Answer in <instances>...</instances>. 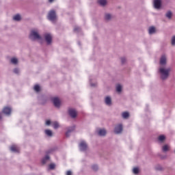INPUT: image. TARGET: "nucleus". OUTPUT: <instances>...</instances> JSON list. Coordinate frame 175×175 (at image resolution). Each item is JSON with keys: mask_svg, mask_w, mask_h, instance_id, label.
<instances>
[{"mask_svg": "<svg viewBox=\"0 0 175 175\" xmlns=\"http://www.w3.org/2000/svg\"><path fill=\"white\" fill-rule=\"evenodd\" d=\"M98 3H100V5L101 6H106V5L107 3V1H106V0H99Z\"/></svg>", "mask_w": 175, "mask_h": 175, "instance_id": "23", "label": "nucleus"}, {"mask_svg": "<svg viewBox=\"0 0 175 175\" xmlns=\"http://www.w3.org/2000/svg\"><path fill=\"white\" fill-rule=\"evenodd\" d=\"M133 173H134V174H139V167H134Z\"/></svg>", "mask_w": 175, "mask_h": 175, "instance_id": "31", "label": "nucleus"}, {"mask_svg": "<svg viewBox=\"0 0 175 175\" xmlns=\"http://www.w3.org/2000/svg\"><path fill=\"white\" fill-rule=\"evenodd\" d=\"M68 114L71 118H76L77 117V112H76V109H68Z\"/></svg>", "mask_w": 175, "mask_h": 175, "instance_id": "6", "label": "nucleus"}, {"mask_svg": "<svg viewBox=\"0 0 175 175\" xmlns=\"http://www.w3.org/2000/svg\"><path fill=\"white\" fill-rule=\"evenodd\" d=\"M115 133L118 135L119 133H121L122 132V124H119L115 127L114 129Z\"/></svg>", "mask_w": 175, "mask_h": 175, "instance_id": "11", "label": "nucleus"}, {"mask_svg": "<svg viewBox=\"0 0 175 175\" xmlns=\"http://www.w3.org/2000/svg\"><path fill=\"white\" fill-rule=\"evenodd\" d=\"M90 85L92 87H96V83H92L91 80H90Z\"/></svg>", "mask_w": 175, "mask_h": 175, "instance_id": "41", "label": "nucleus"}, {"mask_svg": "<svg viewBox=\"0 0 175 175\" xmlns=\"http://www.w3.org/2000/svg\"><path fill=\"white\" fill-rule=\"evenodd\" d=\"M158 140L160 143H163V142L166 140V137H165V135H159L158 137Z\"/></svg>", "mask_w": 175, "mask_h": 175, "instance_id": "19", "label": "nucleus"}, {"mask_svg": "<svg viewBox=\"0 0 175 175\" xmlns=\"http://www.w3.org/2000/svg\"><path fill=\"white\" fill-rule=\"evenodd\" d=\"M171 44H172V46H175V36H174L172 38Z\"/></svg>", "mask_w": 175, "mask_h": 175, "instance_id": "33", "label": "nucleus"}, {"mask_svg": "<svg viewBox=\"0 0 175 175\" xmlns=\"http://www.w3.org/2000/svg\"><path fill=\"white\" fill-rule=\"evenodd\" d=\"M51 121H50V120H46V125H51Z\"/></svg>", "mask_w": 175, "mask_h": 175, "instance_id": "40", "label": "nucleus"}, {"mask_svg": "<svg viewBox=\"0 0 175 175\" xmlns=\"http://www.w3.org/2000/svg\"><path fill=\"white\" fill-rule=\"evenodd\" d=\"M75 129H76V126H72L70 127H68L67 129V131L66 133V137H69V136H70V133H72V132L75 131Z\"/></svg>", "mask_w": 175, "mask_h": 175, "instance_id": "8", "label": "nucleus"}, {"mask_svg": "<svg viewBox=\"0 0 175 175\" xmlns=\"http://www.w3.org/2000/svg\"><path fill=\"white\" fill-rule=\"evenodd\" d=\"M3 113L5 114L6 116H10L12 113V108L5 107L3 109Z\"/></svg>", "mask_w": 175, "mask_h": 175, "instance_id": "10", "label": "nucleus"}, {"mask_svg": "<svg viewBox=\"0 0 175 175\" xmlns=\"http://www.w3.org/2000/svg\"><path fill=\"white\" fill-rule=\"evenodd\" d=\"M121 62H122V64L124 65V64L126 62V59L125 57H121Z\"/></svg>", "mask_w": 175, "mask_h": 175, "instance_id": "36", "label": "nucleus"}, {"mask_svg": "<svg viewBox=\"0 0 175 175\" xmlns=\"http://www.w3.org/2000/svg\"><path fill=\"white\" fill-rule=\"evenodd\" d=\"M49 159H50V156L49 155H46L42 160V163L43 165L47 163V161H49Z\"/></svg>", "mask_w": 175, "mask_h": 175, "instance_id": "21", "label": "nucleus"}, {"mask_svg": "<svg viewBox=\"0 0 175 175\" xmlns=\"http://www.w3.org/2000/svg\"><path fill=\"white\" fill-rule=\"evenodd\" d=\"M34 91H36V92H40V86L39 85H36L34 86Z\"/></svg>", "mask_w": 175, "mask_h": 175, "instance_id": "28", "label": "nucleus"}, {"mask_svg": "<svg viewBox=\"0 0 175 175\" xmlns=\"http://www.w3.org/2000/svg\"><path fill=\"white\" fill-rule=\"evenodd\" d=\"M11 63L14 65H17L18 64V60L16 57H13L11 59Z\"/></svg>", "mask_w": 175, "mask_h": 175, "instance_id": "24", "label": "nucleus"}, {"mask_svg": "<svg viewBox=\"0 0 175 175\" xmlns=\"http://www.w3.org/2000/svg\"><path fill=\"white\" fill-rule=\"evenodd\" d=\"M44 38L45 39V42H46V44L50 46L51 43H53V36L50 33H46L44 34Z\"/></svg>", "mask_w": 175, "mask_h": 175, "instance_id": "4", "label": "nucleus"}, {"mask_svg": "<svg viewBox=\"0 0 175 175\" xmlns=\"http://www.w3.org/2000/svg\"><path fill=\"white\" fill-rule=\"evenodd\" d=\"M104 18H105V21H110L112 18V16L110 14L107 13L105 14Z\"/></svg>", "mask_w": 175, "mask_h": 175, "instance_id": "18", "label": "nucleus"}, {"mask_svg": "<svg viewBox=\"0 0 175 175\" xmlns=\"http://www.w3.org/2000/svg\"><path fill=\"white\" fill-rule=\"evenodd\" d=\"M92 170H94V172H96L98 169V167L97 165H94L92 166Z\"/></svg>", "mask_w": 175, "mask_h": 175, "instance_id": "34", "label": "nucleus"}, {"mask_svg": "<svg viewBox=\"0 0 175 175\" xmlns=\"http://www.w3.org/2000/svg\"><path fill=\"white\" fill-rule=\"evenodd\" d=\"M162 6V1L161 0H154V9H161Z\"/></svg>", "mask_w": 175, "mask_h": 175, "instance_id": "9", "label": "nucleus"}, {"mask_svg": "<svg viewBox=\"0 0 175 175\" xmlns=\"http://www.w3.org/2000/svg\"><path fill=\"white\" fill-rule=\"evenodd\" d=\"M53 102L55 107L59 108L61 107V101H59V98H58L57 97L53 98Z\"/></svg>", "mask_w": 175, "mask_h": 175, "instance_id": "7", "label": "nucleus"}, {"mask_svg": "<svg viewBox=\"0 0 175 175\" xmlns=\"http://www.w3.org/2000/svg\"><path fill=\"white\" fill-rule=\"evenodd\" d=\"M172 16H173V13L172 12V11H168L165 14V17H167V18H168L169 20L172 19Z\"/></svg>", "mask_w": 175, "mask_h": 175, "instance_id": "22", "label": "nucleus"}, {"mask_svg": "<svg viewBox=\"0 0 175 175\" xmlns=\"http://www.w3.org/2000/svg\"><path fill=\"white\" fill-rule=\"evenodd\" d=\"M44 133H45V135H46V136H48L49 137H52V136H53V131H51V130L46 129V130L44 131Z\"/></svg>", "mask_w": 175, "mask_h": 175, "instance_id": "17", "label": "nucleus"}, {"mask_svg": "<svg viewBox=\"0 0 175 175\" xmlns=\"http://www.w3.org/2000/svg\"><path fill=\"white\" fill-rule=\"evenodd\" d=\"M55 169V163H51L49 165V170H54Z\"/></svg>", "mask_w": 175, "mask_h": 175, "instance_id": "30", "label": "nucleus"}, {"mask_svg": "<svg viewBox=\"0 0 175 175\" xmlns=\"http://www.w3.org/2000/svg\"><path fill=\"white\" fill-rule=\"evenodd\" d=\"M81 31V28L77 26H75L74 27V32H75L76 33H79V32Z\"/></svg>", "mask_w": 175, "mask_h": 175, "instance_id": "26", "label": "nucleus"}, {"mask_svg": "<svg viewBox=\"0 0 175 175\" xmlns=\"http://www.w3.org/2000/svg\"><path fill=\"white\" fill-rule=\"evenodd\" d=\"M14 73H15L16 75H18V73H20V69L16 68L14 69Z\"/></svg>", "mask_w": 175, "mask_h": 175, "instance_id": "35", "label": "nucleus"}, {"mask_svg": "<svg viewBox=\"0 0 175 175\" xmlns=\"http://www.w3.org/2000/svg\"><path fill=\"white\" fill-rule=\"evenodd\" d=\"M169 150V146L167 145H165L163 146V152H166V151Z\"/></svg>", "mask_w": 175, "mask_h": 175, "instance_id": "32", "label": "nucleus"}, {"mask_svg": "<svg viewBox=\"0 0 175 175\" xmlns=\"http://www.w3.org/2000/svg\"><path fill=\"white\" fill-rule=\"evenodd\" d=\"M80 151H85L88 148V145H87V143L85 142L82 141L79 145Z\"/></svg>", "mask_w": 175, "mask_h": 175, "instance_id": "5", "label": "nucleus"}, {"mask_svg": "<svg viewBox=\"0 0 175 175\" xmlns=\"http://www.w3.org/2000/svg\"><path fill=\"white\" fill-rule=\"evenodd\" d=\"M97 133H98V136H106L107 131L105 129H100L98 130Z\"/></svg>", "mask_w": 175, "mask_h": 175, "instance_id": "12", "label": "nucleus"}, {"mask_svg": "<svg viewBox=\"0 0 175 175\" xmlns=\"http://www.w3.org/2000/svg\"><path fill=\"white\" fill-rule=\"evenodd\" d=\"M160 65L162 66L166 65V56L163 55L160 58Z\"/></svg>", "mask_w": 175, "mask_h": 175, "instance_id": "13", "label": "nucleus"}, {"mask_svg": "<svg viewBox=\"0 0 175 175\" xmlns=\"http://www.w3.org/2000/svg\"><path fill=\"white\" fill-rule=\"evenodd\" d=\"M53 126L54 129H58V128H59V124L58 123V122H54L53 124Z\"/></svg>", "mask_w": 175, "mask_h": 175, "instance_id": "27", "label": "nucleus"}, {"mask_svg": "<svg viewBox=\"0 0 175 175\" xmlns=\"http://www.w3.org/2000/svg\"><path fill=\"white\" fill-rule=\"evenodd\" d=\"M79 46H80V42H79Z\"/></svg>", "mask_w": 175, "mask_h": 175, "instance_id": "44", "label": "nucleus"}, {"mask_svg": "<svg viewBox=\"0 0 175 175\" xmlns=\"http://www.w3.org/2000/svg\"><path fill=\"white\" fill-rule=\"evenodd\" d=\"M29 38L31 40H42V36L39 34V31L35 29L30 31Z\"/></svg>", "mask_w": 175, "mask_h": 175, "instance_id": "2", "label": "nucleus"}, {"mask_svg": "<svg viewBox=\"0 0 175 175\" xmlns=\"http://www.w3.org/2000/svg\"><path fill=\"white\" fill-rule=\"evenodd\" d=\"M54 151V149H49V150L46 151V154H51Z\"/></svg>", "mask_w": 175, "mask_h": 175, "instance_id": "38", "label": "nucleus"}, {"mask_svg": "<svg viewBox=\"0 0 175 175\" xmlns=\"http://www.w3.org/2000/svg\"><path fill=\"white\" fill-rule=\"evenodd\" d=\"M116 91H117V92H121L122 91V87L121 86V85H117Z\"/></svg>", "mask_w": 175, "mask_h": 175, "instance_id": "29", "label": "nucleus"}, {"mask_svg": "<svg viewBox=\"0 0 175 175\" xmlns=\"http://www.w3.org/2000/svg\"><path fill=\"white\" fill-rule=\"evenodd\" d=\"M49 2L50 3H53V2H54V0H49Z\"/></svg>", "mask_w": 175, "mask_h": 175, "instance_id": "42", "label": "nucleus"}, {"mask_svg": "<svg viewBox=\"0 0 175 175\" xmlns=\"http://www.w3.org/2000/svg\"><path fill=\"white\" fill-rule=\"evenodd\" d=\"M156 170L161 171L163 170V169L161 166H157L156 167Z\"/></svg>", "mask_w": 175, "mask_h": 175, "instance_id": "39", "label": "nucleus"}, {"mask_svg": "<svg viewBox=\"0 0 175 175\" xmlns=\"http://www.w3.org/2000/svg\"><path fill=\"white\" fill-rule=\"evenodd\" d=\"M148 33L149 35H153V33H155V27H150L148 29Z\"/></svg>", "mask_w": 175, "mask_h": 175, "instance_id": "16", "label": "nucleus"}, {"mask_svg": "<svg viewBox=\"0 0 175 175\" xmlns=\"http://www.w3.org/2000/svg\"><path fill=\"white\" fill-rule=\"evenodd\" d=\"M122 118H124V120H128V118H129V112H123L122 113Z\"/></svg>", "mask_w": 175, "mask_h": 175, "instance_id": "20", "label": "nucleus"}, {"mask_svg": "<svg viewBox=\"0 0 175 175\" xmlns=\"http://www.w3.org/2000/svg\"><path fill=\"white\" fill-rule=\"evenodd\" d=\"M172 69L170 68H165L163 67H161L159 69V72L160 73V79L161 80H167L169 77V73H170V71Z\"/></svg>", "mask_w": 175, "mask_h": 175, "instance_id": "1", "label": "nucleus"}, {"mask_svg": "<svg viewBox=\"0 0 175 175\" xmlns=\"http://www.w3.org/2000/svg\"><path fill=\"white\" fill-rule=\"evenodd\" d=\"M105 105H107V106H111V96L105 97Z\"/></svg>", "mask_w": 175, "mask_h": 175, "instance_id": "14", "label": "nucleus"}, {"mask_svg": "<svg viewBox=\"0 0 175 175\" xmlns=\"http://www.w3.org/2000/svg\"><path fill=\"white\" fill-rule=\"evenodd\" d=\"M10 150L12 152H20V149H18L16 145H12L10 147Z\"/></svg>", "mask_w": 175, "mask_h": 175, "instance_id": "15", "label": "nucleus"}, {"mask_svg": "<svg viewBox=\"0 0 175 175\" xmlns=\"http://www.w3.org/2000/svg\"><path fill=\"white\" fill-rule=\"evenodd\" d=\"M0 120H2V114L0 113Z\"/></svg>", "mask_w": 175, "mask_h": 175, "instance_id": "43", "label": "nucleus"}, {"mask_svg": "<svg viewBox=\"0 0 175 175\" xmlns=\"http://www.w3.org/2000/svg\"><path fill=\"white\" fill-rule=\"evenodd\" d=\"M14 20L15 21H20V20H21V16H20V14H16L14 16Z\"/></svg>", "mask_w": 175, "mask_h": 175, "instance_id": "25", "label": "nucleus"}, {"mask_svg": "<svg viewBox=\"0 0 175 175\" xmlns=\"http://www.w3.org/2000/svg\"><path fill=\"white\" fill-rule=\"evenodd\" d=\"M66 175H73V172H72L70 170H68L66 172Z\"/></svg>", "mask_w": 175, "mask_h": 175, "instance_id": "37", "label": "nucleus"}, {"mask_svg": "<svg viewBox=\"0 0 175 175\" xmlns=\"http://www.w3.org/2000/svg\"><path fill=\"white\" fill-rule=\"evenodd\" d=\"M47 17L49 21H52L53 23H54V21L57 20V14L55 13V11L53 10L49 11Z\"/></svg>", "mask_w": 175, "mask_h": 175, "instance_id": "3", "label": "nucleus"}]
</instances>
